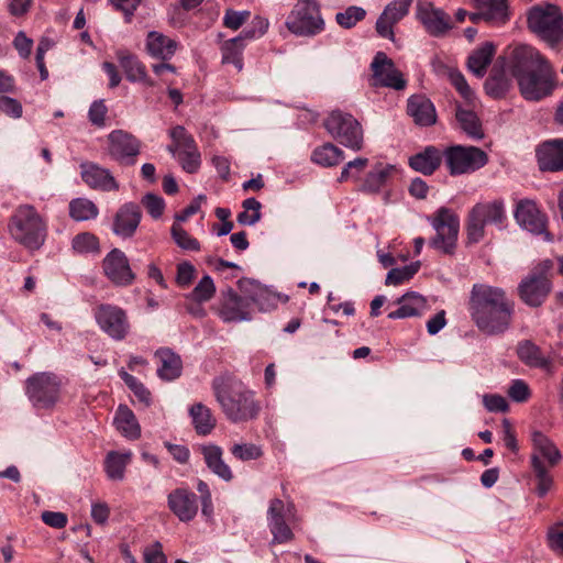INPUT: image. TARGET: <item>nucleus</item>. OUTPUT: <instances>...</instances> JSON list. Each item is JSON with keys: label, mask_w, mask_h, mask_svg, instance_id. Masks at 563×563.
<instances>
[{"label": "nucleus", "mask_w": 563, "mask_h": 563, "mask_svg": "<svg viewBox=\"0 0 563 563\" xmlns=\"http://www.w3.org/2000/svg\"><path fill=\"white\" fill-rule=\"evenodd\" d=\"M508 69L527 101H540L551 96L556 88L553 66L532 46H516L508 56Z\"/></svg>", "instance_id": "obj_1"}, {"label": "nucleus", "mask_w": 563, "mask_h": 563, "mask_svg": "<svg viewBox=\"0 0 563 563\" xmlns=\"http://www.w3.org/2000/svg\"><path fill=\"white\" fill-rule=\"evenodd\" d=\"M468 310L476 328L486 335H500L511 327L515 301L505 289L487 284H474Z\"/></svg>", "instance_id": "obj_2"}, {"label": "nucleus", "mask_w": 563, "mask_h": 563, "mask_svg": "<svg viewBox=\"0 0 563 563\" xmlns=\"http://www.w3.org/2000/svg\"><path fill=\"white\" fill-rule=\"evenodd\" d=\"M213 393L227 418L234 422L255 419L260 412V405L254 395L241 383L230 378L219 377L212 383Z\"/></svg>", "instance_id": "obj_3"}, {"label": "nucleus", "mask_w": 563, "mask_h": 563, "mask_svg": "<svg viewBox=\"0 0 563 563\" xmlns=\"http://www.w3.org/2000/svg\"><path fill=\"white\" fill-rule=\"evenodd\" d=\"M8 228L18 243L32 251L38 250L47 235L45 220L31 205L19 206L11 216Z\"/></svg>", "instance_id": "obj_4"}, {"label": "nucleus", "mask_w": 563, "mask_h": 563, "mask_svg": "<svg viewBox=\"0 0 563 563\" xmlns=\"http://www.w3.org/2000/svg\"><path fill=\"white\" fill-rule=\"evenodd\" d=\"M554 264L551 260L538 263L518 285L519 298L529 307H540L552 289Z\"/></svg>", "instance_id": "obj_5"}, {"label": "nucleus", "mask_w": 563, "mask_h": 563, "mask_svg": "<svg viewBox=\"0 0 563 563\" xmlns=\"http://www.w3.org/2000/svg\"><path fill=\"white\" fill-rule=\"evenodd\" d=\"M528 26L551 46L563 38V12L552 3H541L528 12Z\"/></svg>", "instance_id": "obj_6"}, {"label": "nucleus", "mask_w": 563, "mask_h": 563, "mask_svg": "<svg viewBox=\"0 0 563 563\" xmlns=\"http://www.w3.org/2000/svg\"><path fill=\"white\" fill-rule=\"evenodd\" d=\"M287 29L299 36H313L324 29L318 0H298L286 20Z\"/></svg>", "instance_id": "obj_7"}, {"label": "nucleus", "mask_w": 563, "mask_h": 563, "mask_svg": "<svg viewBox=\"0 0 563 563\" xmlns=\"http://www.w3.org/2000/svg\"><path fill=\"white\" fill-rule=\"evenodd\" d=\"M324 128L340 144L353 151L363 147V129L350 113L333 110L324 121Z\"/></svg>", "instance_id": "obj_8"}, {"label": "nucleus", "mask_w": 563, "mask_h": 563, "mask_svg": "<svg viewBox=\"0 0 563 563\" xmlns=\"http://www.w3.org/2000/svg\"><path fill=\"white\" fill-rule=\"evenodd\" d=\"M435 236L429 242L430 246L444 254H452L456 246L460 220L449 208L441 207L429 218Z\"/></svg>", "instance_id": "obj_9"}, {"label": "nucleus", "mask_w": 563, "mask_h": 563, "mask_svg": "<svg viewBox=\"0 0 563 563\" xmlns=\"http://www.w3.org/2000/svg\"><path fill=\"white\" fill-rule=\"evenodd\" d=\"M268 297V292L256 286V290L250 297H241L239 296L232 288H228L225 291L221 294V301L219 307V317L224 322H238L250 320V314L247 311L249 302L252 301L256 303L261 310H264V302Z\"/></svg>", "instance_id": "obj_10"}, {"label": "nucleus", "mask_w": 563, "mask_h": 563, "mask_svg": "<svg viewBox=\"0 0 563 563\" xmlns=\"http://www.w3.org/2000/svg\"><path fill=\"white\" fill-rule=\"evenodd\" d=\"M443 158L451 175L473 173L488 162L487 154L475 146L454 145L443 151Z\"/></svg>", "instance_id": "obj_11"}, {"label": "nucleus", "mask_w": 563, "mask_h": 563, "mask_svg": "<svg viewBox=\"0 0 563 563\" xmlns=\"http://www.w3.org/2000/svg\"><path fill=\"white\" fill-rule=\"evenodd\" d=\"M60 383L52 373H36L26 379L25 391L36 408H51L59 398Z\"/></svg>", "instance_id": "obj_12"}, {"label": "nucleus", "mask_w": 563, "mask_h": 563, "mask_svg": "<svg viewBox=\"0 0 563 563\" xmlns=\"http://www.w3.org/2000/svg\"><path fill=\"white\" fill-rule=\"evenodd\" d=\"M95 319L99 328L115 341L124 340L130 332V322L125 310L102 303L95 310Z\"/></svg>", "instance_id": "obj_13"}, {"label": "nucleus", "mask_w": 563, "mask_h": 563, "mask_svg": "<svg viewBox=\"0 0 563 563\" xmlns=\"http://www.w3.org/2000/svg\"><path fill=\"white\" fill-rule=\"evenodd\" d=\"M108 155L120 165H134L141 153V141L133 134L114 130L108 135Z\"/></svg>", "instance_id": "obj_14"}, {"label": "nucleus", "mask_w": 563, "mask_h": 563, "mask_svg": "<svg viewBox=\"0 0 563 563\" xmlns=\"http://www.w3.org/2000/svg\"><path fill=\"white\" fill-rule=\"evenodd\" d=\"M373 86L402 90L407 81L396 68L395 63L384 52H377L371 64Z\"/></svg>", "instance_id": "obj_15"}, {"label": "nucleus", "mask_w": 563, "mask_h": 563, "mask_svg": "<svg viewBox=\"0 0 563 563\" xmlns=\"http://www.w3.org/2000/svg\"><path fill=\"white\" fill-rule=\"evenodd\" d=\"M517 223L525 230L533 234H542L548 242L553 240L551 233L547 230V216L540 211L537 203L532 200H520L515 210Z\"/></svg>", "instance_id": "obj_16"}, {"label": "nucleus", "mask_w": 563, "mask_h": 563, "mask_svg": "<svg viewBox=\"0 0 563 563\" xmlns=\"http://www.w3.org/2000/svg\"><path fill=\"white\" fill-rule=\"evenodd\" d=\"M417 18L426 31L434 37L444 36L453 27L450 15L431 2L418 4Z\"/></svg>", "instance_id": "obj_17"}, {"label": "nucleus", "mask_w": 563, "mask_h": 563, "mask_svg": "<svg viewBox=\"0 0 563 563\" xmlns=\"http://www.w3.org/2000/svg\"><path fill=\"white\" fill-rule=\"evenodd\" d=\"M106 276L118 286H129L135 279L126 255L119 249H113L103 260Z\"/></svg>", "instance_id": "obj_18"}, {"label": "nucleus", "mask_w": 563, "mask_h": 563, "mask_svg": "<svg viewBox=\"0 0 563 563\" xmlns=\"http://www.w3.org/2000/svg\"><path fill=\"white\" fill-rule=\"evenodd\" d=\"M79 167L81 179L89 188L103 192L119 190L120 185L108 168L93 162H82Z\"/></svg>", "instance_id": "obj_19"}, {"label": "nucleus", "mask_w": 563, "mask_h": 563, "mask_svg": "<svg viewBox=\"0 0 563 563\" xmlns=\"http://www.w3.org/2000/svg\"><path fill=\"white\" fill-rule=\"evenodd\" d=\"M142 219V211L134 202L123 203L113 217L112 232L122 239L132 238Z\"/></svg>", "instance_id": "obj_20"}, {"label": "nucleus", "mask_w": 563, "mask_h": 563, "mask_svg": "<svg viewBox=\"0 0 563 563\" xmlns=\"http://www.w3.org/2000/svg\"><path fill=\"white\" fill-rule=\"evenodd\" d=\"M167 504L170 511L183 522L191 521L198 512V498L186 488H176L169 493Z\"/></svg>", "instance_id": "obj_21"}, {"label": "nucleus", "mask_w": 563, "mask_h": 563, "mask_svg": "<svg viewBox=\"0 0 563 563\" xmlns=\"http://www.w3.org/2000/svg\"><path fill=\"white\" fill-rule=\"evenodd\" d=\"M532 454H531V466H555L562 455L556 445L542 432L534 431L532 433Z\"/></svg>", "instance_id": "obj_22"}, {"label": "nucleus", "mask_w": 563, "mask_h": 563, "mask_svg": "<svg viewBox=\"0 0 563 563\" xmlns=\"http://www.w3.org/2000/svg\"><path fill=\"white\" fill-rule=\"evenodd\" d=\"M412 0H394L387 4L376 21V31L384 37L394 40L393 26L409 12Z\"/></svg>", "instance_id": "obj_23"}, {"label": "nucleus", "mask_w": 563, "mask_h": 563, "mask_svg": "<svg viewBox=\"0 0 563 563\" xmlns=\"http://www.w3.org/2000/svg\"><path fill=\"white\" fill-rule=\"evenodd\" d=\"M540 170H563V137L548 140L541 143L536 151Z\"/></svg>", "instance_id": "obj_24"}, {"label": "nucleus", "mask_w": 563, "mask_h": 563, "mask_svg": "<svg viewBox=\"0 0 563 563\" xmlns=\"http://www.w3.org/2000/svg\"><path fill=\"white\" fill-rule=\"evenodd\" d=\"M285 504L275 498L271 501L267 511L268 527L273 534V543H285L294 538V533L284 519Z\"/></svg>", "instance_id": "obj_25"}, {"label": "nucleus", "mask_w": 563, "mask_h": 563, "mask_svg": "<svg viewBox=\"0 0 563 563\" xmlns=\"http://www.w3.org/2000/svg\"><path fill=\"white\" fill-rule=\"evenodd\" d=\"M506 66L508 67V62L497 59L485 81V91L494 99L504 98L512 88V79L508 76Z\"/></svg>", "instance_id": "obj_26"}, {"label": "nucleus", "mask_w": 563, "mask_h": 563, "mask_svg": "<svg viewBox=\"0 0 563 563\" xmlns=\"http://www.w3.org/2000/svg\"><path fill=\"white\" fill-rule=\"evenodd\" d=\"M117 58L129 81L141 82L147 87L155 86V81L146 73L145 65L135 55L121 49L117 52Z\"/></svg>", "instance_id": "obj_27"}, {"label": "nucleus", "mask_w": 563, "mask_h": 563, "mask_svg": "<svg viewBox=\"0 0 563 563\" xmlns=\"http://www.w3.org/2000/svg\"><path fill=\"white\" fill-rule=\"evenodd\" d=\"M407 112L415 123L421 126H430L437 121L433 103L422 95H413L408 99Z\"/></svg>", "instance_id": "obj_28"}, {"label": "nucleus", "mask_w": 563, "mask_h": 563, "mask_svg": "<svg viewBox=\"0 0 563 563\" xmlns=\"http://www.w3.org/2000/svg\"><path fill=\"white\" fill-rule=\"evenodd\" d=\"M178 43L163 33L151 31L146 37V51L153 58L169 60L176 53Z\"/></svg>", "instance_id": "obj_29"}, {"label": "nucleus", "mask_w": 563, "mask_h": 563, "mask_svg": "<svg viewBox=\"0 0 563 563\" xmlns=\"http://www.w3.org/2000/svg\"><path fill=\"white\" fill-rule=\"evenodd\" d=\"M443 152L435 146H427L409 158V166L423 175H432L441 165Z\"/></svg>", "instance_id": "obj_30"}, {"label": "nucleus", "mask_w": 563, "mask_h": 563, "mask_svg": "<svg viewBox=\"0 0 563 563\" xmlns=\"http://www.w3.org/2000/svg\"><path fill=\"white\" fill-rule=\"evenodd\" d=\"M208 468L225 482L233 478L230 466L223 460V451L219 445L208 444L200 448Z\"/></svg>", "instance_id": "obj_31"}, {"label": "nucleus", "mask_w": 563, "mask_h": 563, "mask_svg": "<svg viewBox=\"0 0 563 563\" xmlns=\"http://www.w3.org/2000/svg\"><path fill=\"white\" fill-rule=\"evenodd\" d=\"M473 7L481 10L484 21L503 24L509 19L507 0H472Z\"/></svg>", "instance_id": "obj_32"}, {"label": "nucleus", "mask_w": 563, "mask_h": 563, "mask_svg": "<svg viewBox=\"0 0 563 563\" xmlns=\"http://www.w3.org/2000/svg\"><path fill=\"white\" fill-rule=\"evenodd\" d=\"M155 356L159 360L161 365L157 368V375L164 380H174L181 375L183 362L179 355L170 349H159Z\"/></svg>", "instance_id": "obj_33"}, {"label": "nucleus", "mask_w": 563, "mask_h": 563, "mask_svg": "<svg viewBox=\"0 0 563 563\" xmlns=\"http://www.w3.org/2000/svg\"><path fill=\"white\" fill-rule=\"evenodd\" d=\"M517 355L526 365L551 373V360L544 356L540 347L533 342L529 340L520 342L517 346Z\"/></svg>", "instance_id": "obj_34"}, {"label": "nucleus", "mask_w": 563, "mask_h": 563, "mask_svg": "<svg viewBox=\"0 0 563 563\" xmlns=\"http://www.w3.org/2000/svg\"><path fill=\"white\" fill-rule=\"evenodd\" d=\"M496 47L492 42H486L474 49L467 58V67L475 76H485L487 67L493 60Z\"/></svg>", "instance_id": "obj_35"}, {"label": "nucleus", "mask_w": 563, "mask_h": 563, "mask_svg": "<svg viewBox=\"0 0 563 563\" xmlns=\"http://www.w3.org/2000/svg\"><path fill=\"white\" fill-rule=\"evenodd\" d=\"M397 303L399 308L388 314L389 319H402L421 314L426 308V299L417 292H407Z\"/></svg>", "instance_id": "obj_36"}, {"label": "nucleus", "mask_w": 563, "mask_h": 563, "mask_svg": "<svg viewBox=\"0 0 563 563\" xmlns=\"http://www.w3.org/2000/svg\"><path fill=\"white\" fill-rule=\"evenodd\" d=\"M189 416L196 432L208 435L216 428L217 419L210 408L202 402H196L189 408Z\"/></svg>", "instance_id": "obj_37"}, {"label": "nucleus", "mask_w": 563, "mask_h": 563, "mask_svg": "<svg viewBox=\"0 0 563 563\" xmlns=\"http://www.w3.org/2000/svg\"><path fill=\"white\" fill-rule=\"evenodd\" d=\"M472 211L479 217L485 224L501 225L506 219L503 200L476 203Z\"/></svg>", "instance_id": "obj_38"}, {"label": "nucleus", "mask_w": 563, "mask_h": 563, "mask_svg": "<svg viewBox=\"0 0 563 563\" xmlns=\"http://www.w3.org/2000/svg\"><path fill=\"white\" fill-rule=\"evenodd\" d=\"M114 424L117 429L129 439H137L141 434V429L133 411L125 405L118 407Z\"/></svg>", "instance_id": "obj_39"}, {"label": "nucleus", "mask_w": 563, "mask_h": 563, "mask_svg": "<svg viewBox=\"0 0 563 563\" xmlns=\"http://www.w3.org/2000/svg\"><path fill=\"white\" fill-rule=\"evenodd\" d=\"M131 456V452H109L104 461V471L107 473V476L111 481H122L124 478L125 467L129 464Z\"/></svg>", "instance_id": "obj_40"}, {"label": "nucleus", "mask_w": 563, "mask_h": 563, "mask_svg": "<svg viewBox=\"0 0 563 563\" xmlns=\"http://www.w3.org/2000/svg\"><path fill=\"white\" fill-rule=\"evenodd\" d=\"M344 159V153L341 148L332 143H324L314 148L311 154V161L323 167H332L339 165Z\"/></svg>", "instance_id": "obj_41"}, {"label": "nucleus", "mask_w": 563, "mask_h": 563, "mask_svg": "<svg viewBox=\"0 0 563 563\" xmlns=\"http://www.w3.org/2000/svg\"><path fill=\"white\" fill-rule=\"evenodd\" d=\"M173 143L167 147L173 156L197 148L194 137L181 125L173 128L169 132Z\"/></svg>", "instance_id": "obj_42"}, {"label": "nucleus", "mask_w": 563, "mask_h": 563, "mask_svg": "<svg viewBox=\"0 0 563 563\" xmlns=\"http://www.w3.org/2000/svg\"><path fill=\"white\" fill-rule=\"evenodd\" d=\"M98 213V207L89 199L76 198L69 203V216L76 221L95 219Z\"/></svg>", "instance_id": "obj_43"}, {"label": "nucleus", "mask_w": 563, "mask_h": 563, "mask_svg": "<svg viewBox=\"0 0 563 563\" xmlns=\"http://www.w3.org/2000/svg\"><path fill=\"white\" fill-rule=\"evenodd\" d=\"M456 120L461 129L473 139H482L484 136L481 122L475 112L457 108Z\"/></svg>", "instance_id": "obj_44"}, {"label": "nucleus", "mask_w": 563, "mask_h": 563, "mask_svg": "<svg viewBox=\"0 0 563 563\" xmlns=\"http://www.w3.org/2000/svg\"><path fill=\"white\" fill-rule=\"evenodd\" d=\"M391 167L376 166L369 172L362 185V190L366 192H378L383 185L386 183Z\"/></svg>", "instance_id": "obj_45"}, {"label": "nucleus", "mask_w": 563, "mask_h": 563, "mask_svg": "<svg viewBox=\"0 0 563 563\" xmlns=\"http://www.w3.org/2000/svg\"><path fill=\"white\" fill-rule=\"evenodd\" d=\"M243 211L238 214V222L242 225H254L261 220L262 205L255 198H247L242 203Z\"/></svg>", "instance_id": "obj_46"}, {"label": "nucleus", "mask_w": 563, "mask_h": 563, "mask_svg": "<svg viewBox=\"0 0 563 563\" xmlns=\"http://www.w3.org/2000/svg\"><path fill=\"white\" fill-rule=\"evenodd\" d=\"M244 44H240V38H231L222 46V63L233 64L238 70L243 67L242 64V49Z\"/></svg>", "instance_id": "obj_47"}, {"label": "nucleus", "mask_w": 563, "mask_h": 563, "mask_svg": "<svg viewBox=\"0 0 563 563\" xmlns=\"http://www.w3.org/2000/svg\"><path fill=\"white\" fill-rule=\"evenodd\" d=\"M230 452L242 462L258 460L263 456L262 446L254 443H235L230 449Z\"/></svg>", "instance_id": "obj_48"}, {"label": "nucleus", "mask_w": 563, "mask_h": 563, "mask_svg": "<svg viewBox=\"0 0 563 563\" xmlns=\"http://www.w3.org/2000/svg\"><path fill=\"white\" fill-rule=\"evenodd\" d=\"M216 292V286L209 275L203 276L192 291L187 296L196 302H203L210 300Z\"/></svg>", "instance_id": "obj_49"}, {"label": "nucleus", "mask_w": 563, "mask_h": 563, "mask_svg": "<svg viewBox=\"0 0 563 563\" xmlns=\"http://www.w3.org/2000/svg\"><path fill=\"white\" fill-rule=\"evenodd\" d=\"M119 375L126 384V386L134 393L135 397L145 406H150L151 393L145 388V386L136 377L129 374L124 369H121Z\"/></svg>", "instance_id": "obj_50"}, {"label": "nucleus", "mask_w": 563, "mask_h": 563, "mask_svg": "<svg viewBox=\"0 0 563 563\" xmlns=\"http://www.w3.org/2000/svg\"><path fill=\"white\" fill-rule=\"evenodd\" d=\"M366 15V11L361 7L351 5L343 12H338L335 20L338 24L344 29L353 27L357 22L362 21Z\"/></svg>", "instance_id": "obj_51"}, {"label": "nucleus", "mask_w": 563, "mask_h": 563, "mask_svg": "<svg viewBox=\"0 0 563 563\" xmlns=\"http://www.w3.org/2000/svg\"><path fill=\"white\" fill-rule=\"evenodd\" d=\"M73 249L78 253L98 252L99 240L95 234L84 232L73 239Z\"/></svg>", "instance_id": "obj_52"}, {"label": "nucleus", "mask_w": 563, "mask_h": 563, "mask_svg": "<svg viewBox=\"0 0 563 563\" xmlns=\"http://www.w3.org/2000/svg\"><path fill=\"white\" fill-rule=\"evenodd\" d=\"M547 544L556 554H563V521H556L547 530Z\"/></svg>", "instance_id": "obj_53"}, {"label": "nucleus", "mask_w": 563, "mask_h": 563, "mask_svg": "<svg viewBox=\"0 0 563 563\" xmlns=\"http://www.w3.org/2000/svg\"><path fill=\"white\" fill-rule=\"evenodd\" d=\"M172 236L175 243L186 251H199L200 244L197 239L190 236L180 225L173 224Z\"/></svg>", "instance_id": "obj_54"}, {"label": "nucleus", "mask_w": 563, "mask_h": 563, "mask_svg": "<svg viewBox=\"0 0 563 563\" xmlns=\"http://www.w3.org/2000/svg\"><path fill=\"white\" fill-rule=\"evenodd\" d=\"M485 223L472 210L468 213L467 220V240L470 243H478L485 236Z\"/></svg>", "instance_id": "obj_55"}, {"label": "nucleus", "mask_w": 563, "mask_h": 563, "mask_svg": "<svg viewBox=\"0 0 563 563\" xmlns=\"http://www.w3.org/2000/svg\"><path fill=\"white\" fill-rule=\"evenodd\" d=\"M419 269V264H410L402 268H393L386 276V285H399L410 279Z\"/></svg>", "instance_id": "obj_56"}, {"label": "nucleus", "mask_w": 563, "mask_h": 563, "mask_svg": "<svg viewBox=\"0 0 563 563\" xmlns=\"http://www.w3.org/2000/svg\"><path fill=\"white\" fill-rule=\"evenodd\" d=\"M141 203L153 219H159L165 209L164 199L151 192L142 198Z\"/></svg>", "instance_id": "obj_57"}, {"label": "nucleus", "mask_w": 563, "mask_h": 563, "mask_svg": "<svg viewBox=\"0 0 563 563\" xmlns=\"http://www.w3.org/2000/svg\"><path fill=\"white\" fill-rule=\"evenodd\" d=\"M250 11H235L233 9H228L223 16V24L231 29L238 30L240 29L250 18Z\"/></svg>", "instance_id": "obj_58"}, {"label": "nucleus", "mask_w": 563, "mask_h": 563, "mask_svg": "<svg viewBox=\"0 0 563 563\" xmlns=\"http://www.w3.org/2000/svg\"><path fill=\"white\" fill-rule=\"evenodd\" d=\"M532 470L538 481L537 493L540 497H543L552 487V477L549 475L547 466H540L538 464L537 467H532Z\"/></svg>", "instance_id": "obj_59"}, {"label": "nucleus", "mask_w": 563, "mask_h": 563, "mask_svg": "<svg viewBox=\"0 0 563 563\" xmlns=\"http://www.w3.org/2000/svg\"><path fill=\"white\" fill-rule=\"evenodd\" d=\"M180 163L184 170L187 173H195L199 168L200 165V154L197 148L192 151H188L186 153H180L175 156Z\"/></svg>", "instance_id": "obj_60"}, {"label": "nucleus", "mask_w": 563, "mask_h": 563, "mask_svg": "<svg viewBox=\"0 0 563 563\" xmlns=\"http://www.w3.org/2000/svg\"><path fill=\"white\" fill-rule=\"evenodd\" d=\"M508 396L517 402H523L530 397V388L525 380L515 379L508 389Z\"/></svg>", "instance_id": "obj_61"}, {"label": "nucleus", "mask_w": 563, "mask_h": 563, "mask_svg": "<svg viewBox=\"0 0 563 563\" xmlns=\"http://www.w3.org/2000/svg\"><path fill=\"white\" fill-rule=\"evenodd\" d=\"M107 111L108 109L103 100L93 101L88 112L90 122L98 128H102L106 122Z\"/></svg>", "instance_id": "obj_62"}, {"label": "nucleus", "mask_w": 563, "mask_h": 563, "mask_svg": "<svg viewBox=\"0 0 563 563\" xmlns=\"http://www.w3.org/2000/svg\"><path fill=\"white\" fill-rule=\"evenodd\" d=\"M450 79L452 85L456 88V90L465 100L471 101L473 99L474 93L470 88L463 74H461L460 71H452L450 74Z\"/></svg>", "instance_id": "obj_63"}, {"label": "nucleus", "mask_w": 563, "mask_h": 563, "mask_svg": "<svg viewBox=\"0 0 563 563\" xmlns=\"http://www.w3.org/2000/svg\"><path fill=\"white\" fill-rule=\"evenodd\" d=\"M0 111L18 119L22 115V104L16 99L2 96L0 97Z\"/></svg>", "instance_id": "obj_64"}]
</instances>
